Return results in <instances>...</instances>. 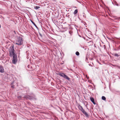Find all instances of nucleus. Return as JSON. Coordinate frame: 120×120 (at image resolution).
Returning <instances> with one entry per match:
<instances>
[{
  "label": "nucleus",
  "mask_w": 120,
  "mask_h": 120,
  "mask_svg": "<svg viewBox=\"0 0 120 120\" xmlns=\"http://www.w3.org/2000/svg\"><path fill=\"white\" fill-rule=\"evenodd\" d=\"M10 49L9 51L10 56L11 57H13L12 62L14 64H15L17 62V56L14 52V47L11 46L10 47Z\"/></svg>",
  "instance_id": "1"
},
{
  "label": "nucleus",
  "mask_w": 120,
  "mask_h": 120,
  "mask_svg": "<svg viewBox=\"0 0 120 120\" xmlns=\"http://www.w3.org/2000/svg\"><path fill=\"white\" fill-rule=\"evenodd\" d=\"M78 107L79 109L84 114L86 117L87 118L89 117V116L88 114L84 111L82 106L80 105H79Z\"/></svg>",
  "instance_id": "2"
},
{
  "label": "nucleus",
  "mask_w": 120,
  "mask_h": 120,
  "mask_svg": "<svg viewBox=\"0 0 120 120\" xmlns=\"http://www.w3.org/2000/svg\"><path fill=\"white\" fill-rule=\"evenodd\" d=\"M24 97L30 100H37V98L34 95L31 96L29 95H25L24 96Z\"/></svg>",
  "instance_id": "3"
},
{
  "label": "nucleus",
  "mask_w": 120,
  "mask_h": 120,
  "mask_svg": "<svg viewBox=\"0 0 120 120\" xmlns=\"http://www.w3.org/2000/svg\"><path fill=\"white\" fill-rule=\"evenodd\" d=\"M23 43L22 38H18V40L16 41V44L18 45H21Z\"/></svg>",
  "instance_id": "4"
},
{
  "label": "nucleus",
  "mask_w": 120,
  "mask_h": 120,
  "mask_svg": "<svg viewBox=\"0 0 120 120\" xmlns=\"http://www.w3.org/2000/svg\"><path fill=\"white\" fill-rule=\"evenodd\" d=\"M85 40H86L87 41V42L88 43H90V45H92L93 43V42L92 41V40L91 38H83Z\"/></svg>",
  "instance_id": "5"
},
{
  "label": "nucleus",
  "mask_w": 120,
  "mask_h": 120,
  "mask_svg": "<svg viewBox=\"0 0 120 120\" xmlns=\"http://www.w3.org/2000/svg\"><path fill=\"white\" fill-rule=\"evenodd\" d=\"M98 48L99 49L100 51H101L102 49L103 48L102 46L101 45V44L99 43H98L97 45Z\"/></svg>",
  "instance_id": "6"
},
{
  "label": "nucleus",
  "mask_w": 120,
  "mask_h": 120,
  "mask_svg": "<svg viewBox=\"0 0 120 120\" xmlns=\"http://www.w3.org/2000/svg\"><path fill=\"white\" fill-rule=\"evenodd\" d=\"M4 70L3 66H0V72L1 73H3L4 72Z\"/></svg>",
  "instance_id": "7"
},
{
  "label": "nucleus",
  "mask_w": 120,
  "mask_h": 120,
  "mask_svg": "<svg viewBox=\"0 0 120 120\" xmlns=\"http://www.w3.org/2000/svg\"><path fill=\"white\" fill-rule=\"evenodd\" d=\"M59 75L61 76L63 78H64L65 76L66 75L65 74L63 73H59Z\"/></svg>",
  "instance_id": "8"
},
{
  "label": "nucleus",
  "mask_w": 120,
  "mask_h": 120,
  "mask_svg": "<svg viewBox=\"0 0 120 120\" xmlns=\"http://www.w3.org/2000/svg\"><path fill=\"white\" fill-rule=\"evenodd\" d=\"M90 100L93 103V104L95 105L96 104V103L94 102V100L93 97L90 98Z\"/></svg>",
  "instance_id": "9"
},
{
  "label": "nucleus",
  "mask_w": 120,
  "mask_h": 120,
  "mask_svg": "<svg viewBox=\"0 0 120 120\" xmlns=\"http://www.w3.org/2000/svg\"><path fill=\"white\" fill-rule=\"evenodd\" d=\"M65 79H67L69 81H71V79H70L69 78L67 75H66V76H65V77L64 78Z\"/></svg>",
  "instance_id": "10"
},
{
  "label": "nucleus",
  "mask_w": 120,
  "mask_h": 120,
  "mask_svg": "<svg viewBox=\"0 0 120 120\" xmlns=\"http://www.w3.org/2000/svg\"><path fill=\"white\" fill-rule=\"evenodd\" d=\"M26 90L27 93H28L29 92V89L28 87H26Z\"/></svg>",
  "instance_id": "11"
},
{
  "label": "nucleus",
  "mask_w": 120,
  "mask_h": 120,
  "mask_svg": "<svg viewBox=\"0 0 120 120\" xmlns=\"http://www.w3.org/2000/svg\"><path fill=\"white\" fill-rule=\"evenodd\" d=\"M30 21L32 23L34 24V25L35 26V27L37 28H38V27H37L36 25L34 23V22L31 20H30Z\"/></svg>",
  "instance_id": "12"
},
{
  "label": "nucleus",
  "mask_w": 120,
  "mask_h": 120,
  "mask_svg": "<svg viewBox=\"0 0 120 120\" xmlns=\"http://www.w3.org/2000/svg\"><path fill=\"white\" fill-rule=\"evenodd\" d=\"M113 55L115 57H119L120 56V55L117 53H115Z\"/></svg>",
  "instance_id": "13"
},
{
  "label": "nucleus",
  "mask_w": 120,
  "mask_h": 120,
  "mask_svg": "<svg viewBox=\"0 0 120 120\" xmlns=\"http://www.w3.org/2000/svg\"><path fill=\"white\" fill-rule=\"evenodd\" d=\"M102 99L103 100H106V98L104 96H102L101 97Z\"/></svg>",
  "instance_id": "14"
},
{
  "label": "nucleus",
  "mask_w": 120,
  "mask_h": 120,
  "mask_svg": "<svg viewBox=\"0 0 120 120\" xmlns=\"http://www.w3.org/2000/svg\"><path fill=\"white\" fill-rule=\"evenodd\" d=\"M69 33L71 35H72L73 34V32L72 30H70L69 32Z\"/></svg>",
  "instance_id": "15"
},
{
  "label": "nucleus",
  "mask_w": 120,
  "mask_h": 120,
  "mask_svg": "<svg viewBox=\"0 0 120 120\" xmlns=\"http://www.w3.org/2000/svg\"><path fill=\"white\" fill-rule=\"evenodd\" d=\"M78 12V10L77 9H76L75 11L74 12V14L75 15Z\"/></svg>",
  "instance_id": "16"
},
{
  "label": "nucleus",
  "mask_w": 120,
  "mask_h": 120,
  "mask_svg": "<svg viewBox=\"0 0 120 120\" xmlns=\"http://www.w3.org/2000/svg\"><path fill=\"white\" fill-rule=\"evenodd\" d=\"M76 55L77 56H79V52L78 51H77L75 53Z\"/></svg>",
  "instance_id": "17"
},
{
  "label": "nucleus",
  "mask_w": 120,
  "mask_h": 120,
  "mask_svg": "<svg viewBox=\"0 0 120 120\" xmlns=\"http://www.w3.org/2000/svg\"><path fill=\"white\" fill-rule=\"evenodd\" d=\"M103 48L102 49H106V47L105 45H103Z\"/></svg>",
  "instance_id": "18"
},
{
  "label": "nucleus",
  "mask_w": 120,
  "mask_h": 120,
  "mask_svg": "<svg viewBox=\"0 0 120 120\" xmlns=\"http://www.w3.org/2000/svg\"><path fill=\"white\" fill-rule=\"evenodd\" d=\"M40 8V7L38 6H36L35 7V8L36 9H37Z\"/></svg>",
  "instance_id": "19"
},
{
  "label": "nucleus",
  "mask_w": 120,
  "mask_h": 120,
  "mask_svg": "<svg viewBox=\"0 0 120 120\" xmlns=\"http://www.w3.org/2000/svg\"><path fill=\"white\" fill-rule=\"evenodd\" d=\"M21 97H22L21 96H18L17 97L19 99H20Z\"/></svg>",
  "instance_id": "20"
},
{
  "label": "nucleus",
  "mask_w": 120,
  "mask_h": 120,
  "mask_svg": "<svg viewBox=\"0 0 120 120\" xmlns=\"http://www.w3.org/2000/svg\"><path fill=\"white\" fill-rule=\"evenodd\" d=\"M82 48L83 49H84L85 50L86 49V47H82Z\"/></svg>",
  "instance_id": "21"
},
{
  "label": "nucleus",
  "mask_w": 120,
  "mask_h": 120,
  "mask_svg": "<svg viewBox=\"0 0 120 120\" xmlns=\"http://www.w3.org/2000/svg\"><path fill=\"white\" fill-rule=\"evenodd\" d=\"M112 41L113 43L115 42V41L113 40H112Z\"/></svg>",
  "instance_id": "22"
},
{
  "label": "nucleus",
  "mask_w": 120,
  "mask_h": 120,
  "mask_svg": "<svg viewBox=\"0 0 120 120\" xmlns=\"http://www.w3.org/2000/svg\"><path fill=\"white\" fill-rule=\"evenodd\" d=\"M86 60H85L86 61V60L88 59V57H86Z\"/></svg>",
  "instance_id": "23"
},
{
  "label": "nucleus",
  "mask_w": 120,
  "mask_h": 120,
  "mask_svg": "<svg viewBox=\"0 0 120 120\" xmlns=\"http://www.w3.org/2000/svg\"><path fill=\"white\" fill-rule=\"evenodd\" d=\"M14 86H11V87L13 88H14Z\"/></svg>",
  "instance_id": "24"
},
{
  "label": "nucleus",
  "mask_w": 120,
  "mask_h": 120,
  "mask_svg": "<svg viewBox=\"0 0 120 120\" xmlns=\"http://www.w3.org/2000/svg\"><path fill=\"white\" fill-rule=\"evenodd\" d=\"M94 46L95 48H97L96 46L94 44Z\"/></svg>",
  "instance_id": "25"
},
{
  "label": "nucleus",
  "mask_w": 120,
  "mask_h": 120,
  "mask_svg": "<svg viewBox=\"0 0 120 120\" xmlns=\"http://www.w3.org/2000/svg\"><path fill=\"white\" fill-rule=\"evenodd\" d=\"M89 65L90 66H92L91 65V64H89Z\"/></svg>",
  "instance_id": "26"
},
{
  "label": "nucleus",
  "mask_w": 120,
  "mask_h": 120,
  "mask_svg": "<svg viewBox=\"0 0 120 120\" xmlns=\"http://www.w3.org/2000/svg\"><path fill=\"white\" fill-rule=\"evenodd\" d=\"M109 39H111V38H113V39L114 38H108Z\"/></svg>",
  "instance_id": "27"
},
{
  "label": "nucleus",
  "mask_w": 120,
  "mask_h": 120,
  "mask_svg": "<svg viewBox=\"0 0 120 120\" xmlns=\"http://www.w3.org/2000/svg\"><path fill=\"white\" fill-rule=\"evenodd\" d=\"M39 35H40V37H42V36L41 35V34H39Z\"/></svg>",
  "instance_id": "28"
},
{
  "label": "nucleus",
  "mask_w": 120,
  "mask_h": 120,
  "mask_svg": "<svg viewBox=\"0 0 120 120\" xmlns=\"http://www.w3.org/2000/svg\"><path fill=\"white\" fill-rule=\"evenodd\" d=\"M38 38L40 40V39L41 38Z\"/></svg>",
  "instance_id": "29"
},
{
  "label": "nucleus",
  "mask_w": 120,
  "mask_h": 120,
  "mask_svg": "<svg viewBox=\"0 0 120 120\" xmlns=\"http://www.w3.org/2000/svg\"><path fill=\"white\" fill-rule=\"evenodd\" d=\"M116 5H117V6H118V4H116Z\"/></svg>",
  "instance_id": "30"
},
{
  "label": "nucleus",
  "mask_w": 120,
  "mask_h": 120,
  "mask_svg": "<svg viewBox=\"0 0 120 120\" xmlns=\"http://www.w3.org/2000/svg\"><path fill=\"white\" fill-rule=\"evenodd\" d=\"M97 61L99 63V62H98V60H97Z\"/></svg>",
  "instance_id": "31"
},
{
  "label": "nucleus",
  "mask_w": 120,
  "mask_h": 120,
  "mask_svg": "<svg viewBox=\"0 0 120 120\" xmlns=\"http://www.w3.org/2000/svg\"><path fill=\"white\" fill-rule=\"evenodd\" d=\"M87 109H88V110H89V109L87 107Z\"/></svg>",
  "instance_id": "32"
},
{
  "label": "nucleus",
  "mask_w": 120,
  "mask_h": 120,
  "mask_svg": "<svg viewBox=\"0 0 120 120\" xmlns=\"http://www.w3.org/2000/svg\"><path fill=\"white\" fill-rule=\"evenodd\" d=\"M99 63L100 64H101V63H100L99 62Z\"/></svg>",
  "instance_id": "33"
},
{
  "label": "nucleus",
  "mask_w": 120,
  "mask_h": 120,
  "mask_svg": "<svg viewBox=\"0 0 120 120\" xmlns=\"http://www.w3.org/2000/svg\"><path fill=\"white\" fill-rule=\"evenodd\" d=\"M63 64V63H62L61 64Z\"/></svg>",
  "instance_id": "34"
},
{
  "label": "nucleus",
  "mask_w": 120,
  "mask_h": 120,
  "mask_svg": "<svg viewBox=\"0 0 120 120\" xmlns=\"http://www.w3.org/2000/svg\"><path fill=\"white\" fill-rule=\"evenodd\" d=\"M117 38L119 39V38Z\"/></svg>",
  "instance_id": "35"
}]
</instances>
